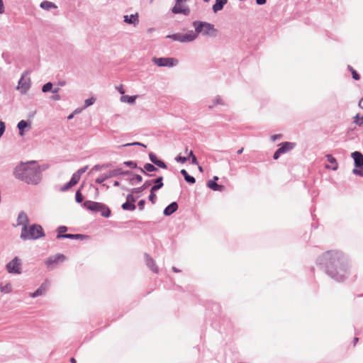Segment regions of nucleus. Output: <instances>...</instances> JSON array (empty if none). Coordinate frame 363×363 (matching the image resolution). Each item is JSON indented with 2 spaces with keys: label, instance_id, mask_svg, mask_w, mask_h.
I'll use <instances>...</instances> for the list:
<instances>
[{
  "label": "nucleus",
  "instance_id": "1",
  "mask_svg": "<svg viewBox=\"0 0 363 363\" xmlns=\"http://www.w3.org/2000/svg\"><path fill=\"white\" fill-rule=\"evenodd\" d=\"M318 262L335 281L343 282L347 279L349 274V259L342 252L327 251L318 257Z\"/></svg>",
  "mask_w": 363,
  "mask_h": 363
},
{
  "label": "nucleus",
  "instance_id": "2",
  "mask_svg": "<svg viewBox=\"0 0 363 363\" xmlns=\"http://www.w3.org/2000/svg\"><path fill=\"white\" fill-rule=\"evenodd\" d=\"M14 177L28 184L37 185L42 179L40 167L35 160L21 162L13 169Z\"/></svg>",
  "mask_w": 363,
  "mask_h": 363
},
{
  "label": "nucleus",
  "instance_id": "3",
  "mask_svg": "<svg viewBox=\"0 0 363 363\" xmlns=\"http://www.w3.org/2000/svg\"><path fill=\"white\" fill-rule=\"evenodd\" d=\"M45 236L42 226L39 224H32L29 228H22L20 238L23 240H38Z\"/></svg>",
  "mask_w": 363,
  "mask_h": 363
},
{
  "label": "nucleus",
  "instance_id": "4",
  "mask_svg": "<svg viewBox=\"0 0 363 363\" xmlns=\"http://www.w3.org/2000/svg\"><path fill=\"white\" fill-rule=\"evenodd\" d=\"M193 26L198 34L201 33L203 35L211 37L216 36L217 30L214 28L213 24L204 21H195L193 22Z\"/></svg>",
  "mask_w": 363,
  "mask_h": 363
},
{
  "label": "nucleus",
  "instance_id": "5",
  "mask_svg": "<svg viewBox=\"0 0 363 363\" xmlns=\"http://www.w3.org/2000/svg\"><path fill=\"white\" fill-rule=\"evenodd\" d=\"M21 261L18 257H15L6 265V269L9 274H20L21 273Z\"/></svg>",
  "mask_w": 363,
  "mask_h": 363
},
{
  "label": "nucleus",
  "instance_id": "6",
  "mask_svg": "<svg viewBox=\"0 0 363 363\" xmlns=\"http://www.w3.org/2000/svg\"><path fill=\"white\" fill-rule=\"evenodd\" d=\"M152 62L158 67H172L177 65L178 60L174 57H153Z\"/></svg>",
  "mask_w": 363,
  "mask_h": 363
},
{
  "label": "nucleus",
  "instance_id": "7",
  "mask_svg": "<svg viewBox=\"0 0 363 363\" xmlns=\"http://www.w3.org/2000/svg\"><path fill=\"white\" fill-rule=\"evenodd\" d=\"M83 206L86 209L97 213L101 210L102 203L87 200L84 202Z\"/></svg>",
  "mask_w": 363,
  "mask_h": 363
},
{
  "label": "nucleus",
  "instance_id": "8",
  "mask_svg": "<svg viewBox=\"0 0 363 363\" xmlns=\"http://www.w3.org/2000/svg\"><path fill=\"white\" fill-rule=\"evenodd\" d=\"M66 259V257L62 254H56L53 256L49 257L45 260V264L48 267H50L51 265L58 264L59 262H62Z\"/></svg>",
  "mask_w": 363,
  "mask_h": 363
},
{
  "label": "nucleus",
  "instance_id": "9",
  "mask_svg": "<svg viewBox=\"0 0 363 363\" xmlns=\"http://www.w3.org/2000/svg\"><path fill=\"white\" fill-rule=\"evenodd\" d=\"M351 157L354 160V169H359L363 167V155L359 151H354L351 154Z\"/></svg>",
  "mask_w": 363,
  "mask_h": 363
},
{
  "label": "nucleus",
  "instance_id": "10",
  "mask_svg": "<svg viewBox=\"0 0 363 363\" xmlns=\"http://www.w3.org/2000/svg\"><path fill=\"white\" fill-rule=\"evenodd\" d=\"M31 126V122L29 121L21 120L17 124V128L18 129V133L21 136L25 135V132L28 130Z\"/></svg>",
  "mask_w": 363,
  "mask_h": 363
},
{
  "label": "nucleus",
  "instance_id": "11",
  "mask_svg": "<svg viewBox=\"0 0 363 363\" xmlns=\"http://www.w3.org/2000/svg\"><path fill=\"white\" fill-rule=\"evenodd\" d=\"M113 177H118L117 169L110 171L108 174L100 175L98 178L96 179L95 182L96 184H103L104 181Z\"/></svg>",
  "mask_w": 363,
  "mask_h": 363
},
{
  "label": "nucleus",
  "instance_id": "12",
  "mask_svg": "<svg viewBox=\"0 0 363 363\" xmlns=\"http://www.w3.org/2000/svg\"><path fill=\"white\" fill-rule=\"evenodd\" d=\"M17 225H22V228L27 227L29 223L28 217L24 211H21L17 218Z\"/></svg>",
  "mask_w": 363,
  "mask_h": 363
},
{
  "label": "nucleus",
  "instance_id": "13",
  "mask_svg": "<svg viewBox=\"0 0 363 363\" xmlns=\"http://www.w3.org/2000/svg\"><path fill=\"white\" fill-rule=\"evenodd\" d=\"M88 236L82 234H71L67 233L65 235H57L56 238L60 239H69V240H84L87 238Z\"/></svg>",
  "mask_w": 363,
  "mask_h": 363
},
{
  "label": "nucleus",
  "instance_id": "14",
  "mask_svg": "<svg viewBox=\"0 0 363 363\" xmlns=\"http://www.w3.org/2000/svg\"><path fill=\"white\" fill-rule=\"evenodd\" d=\"M178 207V203L176 201H173L164 208L163 214L165 216H169L177 211Z\"/></svg>",
  "mask_w": 363,
  "mask_h": 363
},
{
  "label": "nucleus",
  "instance_id": "15",
  "mask_svg": "<svg viewBox=\"0 0 363 363\" xmlns=\"http://www.w3.org/2000/svg\"><path fill=\"white\" fill-rule=\"evenodd\" d=\"M279 146V149L280 150L281 153L284 154L293 150L296 147V143L291 142H283L280 143Z\"/></svg>",
  "mask_w": 363,
  "mask_h": 363
},
{
  "label": "nucleus",
  "instance_id": "16",
  "mask_svg": "<svg viewBox=\"0 0 363 363\" xmlns=\"http://www.w3.org/2000/svg\"><path fill=\"white\" fill-rule=\"evenodd\" d=\"M145 262H146V264L147 266L155 273H158L159 272V269L158 267H157L154 259L150 257L149 256L148 254L145 253Z\"/></svg>",
  "mask_w": 363,
  "mask_h": 363
},
{
  "label": "nucleus",
  "instance_id": "17",
  "mask_svg": "<svg viewBox=\"0 0 363 363\" xmlns=\"http://www.w3.org/2000/svg\"><path fill=\"white\" fill-rule=\"evenodd\" d=\"M138 169L144 174L150 176V177L152 176V174H149L147 173V172H155V171L158 170V169L155 166L154 164H150V163H146L144 165L143 168L139 167Z\"/></svg>",
  "mask_w": 363,
  "mask_h": 363
},
{
  "label": "nucleus",
  "instance_id": "18",
  "mask_svg": "<svg viewBox=\"0 0 363 363\" xmlns=\"http://www.w3.org/2000/svg\"><path fill=\"white\" fill-rule=\"evenodd\" d=\"M198 33L193 30H189L186 33H182L183 43L191 42L198 37Z\"/></svg>",
  "mask_w": 363,
  "mask_h": 363
},
{
  "label": "nucleus",
  "instance_id": "19",
  "mask_svg": "<svg viewBox=\"0 0 363 363\" xmlns=\"http://www.w3.org/2000/svg\"><path fill=\"white\" fill-rule=\"evenodd\" d=\"M17 88L20 89L21 94H26L30 88V82H26L23 79V77H21L18 81V86Z\"/></svg>",
  "mask_w": 363,
  "mask_h": 363
},
{
  "label": "nucleus",
  "instance_id": "20",
  "mask_svg": "<svg viewBox=\"0 0 363 363\" xmlns=\"http://www.w3.org/2000/svg\"><path fill=\"white\" fill-rule=\"evenodd\" d=\"M150 181H153L152 184H154L151 187V190L152 191H156L162 188L164 186L163 177L162 176L158 177L155 179H151Z\"/></svg>",
  "mask_w": 363,
  "mask_h": 363
},
{
  "label": "nucleus",
  "instance_id": "21",
  "mask_svg": "<svg viewBox=\"0 0 363 363\" xmlns=\"http://www.w3.org/2000/svg\"><path fill=\"white\" fill-rule=\"evenodd\" d=\"M48 286L45 283H43L40 286L30 294V297L36 298L39 296H42L48 290Z\"/></svg>",
  "mask_w": 363,
  "mask_h": 363
},
{
  "label": "nucleus",
  "instance_id": "22",
  "mask_svg": "<svg viewBox=\"0 0 363 363\" xmlns=\"http://www.w3.org/2000/svg\"><path fill=\"white\" fill-rule=\"evenodd\" d=\"M79 181L75 177L72 176L71 179L60 188L61 191H66L76 185Z\"/></svg>",
  "mask_w": 363,
  "mask_h": 363
},
{
  "label": "nucleus",
  "instance_id": "23",
  "mask_svg": "<svg viewBox=\"0 0 363 363\" xmlns=\"http://www.w3.org/2000/svg\"><path fill=\"white\" fill-rule=\"evenodd\" d=\"M152 183L153 181L147 180L141 186L132 189L131 192L135 194H140L147 189L151 184H152Z\"/></svg>",
  "mask_w": 363,
  "mask_h": 363
},
{
  "label": "nucleus",
  "instance_id": "24",
  "mask_svg": "<svg viewBox=\"0 0 363 363\" xmlns=\"http://www.w3.org/2000/svg\"><path fill=\"white\" fill-rule=\"evenodd\" d=\"M227 2L228 0H216V3L212 7L213 12L217 13L218 11H221Z\"/></svg>",
  "mask_w": 363,
  "mask_h": 363
},
{
  "label": "nucleus",
  "instance_id": "25",
  "mask_svg": "<svg viewBox=\"0 0 363 363\" xmlns=\"http://www.w3.org/2000/svg\"><path fill=\"white\" fill-rule=\"evenodd\" d=\"M207 186L213 191H221L224 189L223 185L217 184V182H215L214 180L208 181Z\"/></svg>",
  "mask_w": 363,
  "mask_h": 363
},
{
  "label": "nucleus",
  "instance_id": "26",
  "mask_svg": "<svg viewBox=\"0 0 363 363\" xmlns=\"http://www.w3.org/2000/svg\"><path fill=\"white\" fill-rule=\"evenodd\" d=\"M124 22L128 24H135L136 22L138 23V13L125 15L124 16Z\"/></svg>",
  "mask_w": 363,
  "mask_h": 363
},
{
  "label": "nucleus",
  "instance_id": "27",
  "mask_svg": "<svg viewBox=\"0 0 363 363\" xmlns=\"http://www.w3.org/2000/svg\"><path fill=\"white\" fill-rule=\"evenodd\" d=\"M181 174L184 177V180L189 184H194L196 182V179L188 174L186 169H183L180 171Z\"/></svg>",
  "mask_w": 363,
  "mask_h": 363
},
{
  "label": "nucleus",
  "instance_id": "28",
  "mask_svg": "<svg viewBox=\"0 0 363 363\" xmlns=\"http://www.w3.org/2000/svg\"><path fill=\"white\" fill-rule=\"evenodd\" d=\"M40 7L44 10L49 11L51 9H57V6L53 2L49 1H43L40 3Z\"/></svg>",
  "mask_w": 363,
  "mask_h": 363
},
{
  "label": "nucleus",
  "instance_id": "29",
  "mask_svg": "<svg viewBox=\"0 0 363 363\" xmlns=\"http://www.w3.org/2000/svg\"><path fill=\"white\" fill-rule=\"evenodd\" d=\"M52 86H53V84L52 82H48L43 86L42 91L44 93H46L48 91H52L54 94H57L60 91V89L55 88L54 89H52Z\"/></svg>",
  "mask_w": 363,
  "mask_h": 363
},
{
  "label": "nucleus",
  "instance_id": "30",
  "mask_svg": "<svg viewBox=\"0 0 363 363\" xmlns=\"http://www.w3.org/2000/svg\"><path fill=\"white\" fill-rule=\"evenodd\" d=\"M137 96H129V95H123L121 97V101L122 102H125L130 104H133L135 102Z\"/></svg>",
  "mask_w": 363,
  "mask_h": 363
},
{
  "label": "nucleus",
  "instance_id": "31",
  "mask_svg": "<svg viewBox=\"0 0 363 363\" xmlns=\"http://www.w3.org/2000/svg\"><path fill=\"white\" fill-rule=\"evenodd\" d=\"M121 208L124 211H133L135 209L136 206L135 203L129 201H125L121 205Z\"/></svg>",
  "mask_w": 363,
  "mask_h": 363
},
{
  "label": "nucleus",
  "instance_id": "32",
  "mask_svg": "<svg viewBox=\"0 0 363 363\" xmlns=\"http://www.w3.org/2000/svg\"><path fill=\"white\" fill-rule=\"evenodd\" d=\"M99 212H101V216L104 218H109L111 213L110 208L104 203H102L101 210Z\"/></svg>",
  "mask_w": 363,
  "mask_h": 363
},
{
  "label": "nucleus",
  "instance_id": "33",
  "mask_svg": "<svg viewBox=\"0 0 363 363\" xmlns=\"http://www.w3.org/2000/svg\"><path fill=\"white\" fill-rule=\"evenodd\" d=\"M167 38H171L175 41H179L180 43H183L182 33H174L172 35H168L167 36Z\"/></svg>",
  "mask_w": 363,
  "mask_h": 363
},
{
  "label": "nucleus",
  "instance_id": "34",
  "mask_svg": "<svg viewBox=\"0 0 363 363\" xmlns=\"http://www.w3.org/2000/svg\"><path fill=\"white\" fill-rule=\"evenodd\" d=\"M88 169V166H84L79 169H78L76 172H74L72 176L75 177L78 181H79L81 178V175L84 173Z\"/></svg>",
  "mask_w": 363,
  "mask_h": 363
},
{
  "label": "nucleus",
  "instance_id": "35",
  "mask_svg": "<svg viewBox=\"0 0 363 363\" xmlns=\"http://www.w3.org/2000/svg\"><path fill=\"white\" fill-rule=\"evenodd\" d=\"M216 105H223V100L220 96H217L215 99L213 100V102L212 104L208 105V108L212 109L214 108Z\"/></svg>",
  "mask_w": 363,
  "mask_h": 363
},
{
  "label": "nucleus",
  "instance_id": "36",
  "mask_svg": "<svg viewBox=\"0 0 363 363\" xmlns=\"http://www.w3.org/2000/svg\"><path fill=\"white\" fill-rule=\"evenodd\" d=\"M0 291L2 293L8 294L12 291V286L11 284H6L4 286L0 285Z\"/></svg>",
  "mask_w": 363,
  "mask_h": 363
},
{
  "label": "nucleus",
  "instance_id": "37",
  "mask_svg": "<svg viewBox=\"0 0 363 363\" xmlns=\"http://www.w3.org/2000/svg\"><path fill=\"white\" fill-rule=\"evenodd\" d=\"M326 157H327V160L331 163V164H335V167H334L333 168V170H336L337 169V161H336V159L332 155H326Z\"/></svg>",
  "mask_w": 363,
  "mask_h": 363
},
{
  "label": "nucleus",
  "instance_id": "38",
  "mask_svg": "<svg viewBox=\"0 0 363 363\" xmlns=\"http://www.w3.org/2000/svg\"><path fill=\"white\" fill-rule=\"evenodd\" d=\"M84 196L80 191V189L77 190L75 194V201L77 203H80L83 201Z\"/></svg>",
  "mask_w": 363,
  "mask_h": 363
},
{
  "label": "nucleus",
  "instance_id": "39",
  "mask_svg": "<svg viewBox=\"0 0 363 363\" xmlns=\"http://www.w3.org/2000/svg\"><path fill=\"white\" fill-rule=\"evenodd\" d=\"M67 230V227L65 225H60L59 226L56 231L57 232V235H65L66 233H65Z\"/></svg>",
  "mask_w": 363,
  "mask_h": 363
},
{
  "label": "nucleus",
  "instance_id": "40",
  "mask_svg": "<svg viewBox=\"0 0 363 363\" xmlns=\"http://www.w3.org/2000/svg\"><path fill=\"white\" fill-rule=\"evenodd\" d=\"M123 165L133 168V169H138L137 163L134 161H125L123 162Z\"/></svg>",
  "mask_w": 363,
  "mask_h": 363
},
{
  "label": "nucleus",
  "instance_id": "41",
  "mask_svg": "<svg viewBox=\"0 0 363 363\" xmlns=\"http://www.w3.org/2000/svg\"><path fill=\"white\" fill-rule=\"evenodd\" d=\"M188 157V159L190 158L191 160V164H198L197 158L192 150L189 151V157Z\"/></svg>",
  "mask_w": 363,
  "mask_h": 363
},
{
  "label": "nucleus",
  "instance_id": "42",
  "mask_svg": "<svg viewBox=\"0 0 363 363\" xmlns=\"http://www.w3.org/2000/svg\"><path fill=\"white\" fill-rule=\"evenodd\" d=\"M95 101V99L94 97H91L89 99H87L84 101V108H86L90 106H91L92 104H94Z\"/></svg>",
  "mask_w": 363,
  "mask_h": 363
},
{
  "label": "nucleus",
  "instance_id": "43",
  "mask_svg": "<svg viewBox=\"0 0 363 363\" xmlns=\"http://www.w3.org/2000/svg\"><path fill=\"white\" fill-rule=\"evenodd\" d=\"M118 176V175H130L133 172L130 170H123L121 168H117Z\"/></svg>",
  "mask_w": 363,
  "mask_h": 363
},
{
  "label": "nucleus",
  "instance_id": "44",
  "mask_svg": "<svg viewBox=\"0 0 363 363\" xmlns=\"http://www.w3.org/2000/svg\"><path fill=\"white\" fill-rule=\"evenodd\" d=\"M136 180L138 183L143 181V177L140 174H135L132 178L130 179V182L133 184V180Z\"/></svg>",
  "mask_w": 363,
  "mask_h": 363
},
{
  "label": "nucleus",
  "instance_id": "45",
  "mask_svg": "<svg viewBox=\"0 0 363 363\" xmlns=\"http://www.w3.org/2000/svg\"><path fill=\"white\" fill-rule=\"evenodd\" d=\"M149 159L151 161V162L154 164L157 162V161L159 160L157 157V155L154 152H150L149 153Z\"/></svg>",
  "mask_w": 363,
  "mask_h": 363
},
{
  "label": "nucleus",
  "instance_id": "46",
  "mask_svg": "<svg viewBox=\"0 0 363 363\" xmlns=\"http://www.w3.org/2000/svg\"><path fill=\"white\" fill-rule=\"evenodd\" d=\"M128 146H142L143 147H146L145 145H144L140 142H134V143H127V144L122 145L121 147H128Z\"/></svg>",
  "mask_w": 363,
  "mask_h": 363
},
{
  "label": "nucleus",
  "instance_id": "47",
  "mask_svg": "<svg viewBox=\"0 0 363 363\" xmlns=\"http://www.w3.org/2000/svg\"><path fill=\"white\" fill-rule=\"evenodd\" d=\"M155 165H156V166H157V167H160L162 169H167V164L163 160H160V159L157 161V162L155 163Z\"/></svg>",
  "mask_w": 363,
  "mask_h": 363
},
{
  "label": "nucleus",
  "instance_id": "48",
  "mask_svg": "<svg viewBox=\"0 0 363 363\" xmlns=\"http://www.w3.org/2000/svg\"><path fill=\"white\" fill-rule=\"evenodd\" d=\"M175 160L177 162L184 163V162H186L188 160V157H184V156H182V155H177L175 157Z\"/></svg>",
  "mask_w": 363,
  "mask_h": 363
},
{
  "label": "nucleus",
  "instance_id": "49",
  "mask_svg": "<svg viewBox=\"0 0 363 363\" xmlns=\"http://www.w3.org/2000/svg\"><path fill=\"white\" fill-rule=\"evenodd\" d=\"M148 199H149L150 201L152 202V203H155L156 195L155 194V191H152V190L150 189V193L149 194Z\"/></svg>",
  "mask_w": 363,
  "mask_h": 363
},
{
  "label": "nucleus",
  "instance_id": "50",
  "mask_svg": "<svg viewBox=\"0 0 363 363\" xmlns=\"http://www.w3.org/2000/svg\"><path fill=\"white\" fill-rule=\"evenodd\" d=\"M355 120H354V123L361 126L362 125H363V116L359 118V114H357L354 117Z\"/></svg>",
  "mask_w": 363,
  "mask_h": 363
},
{
  "label": "nucleus",
  "instance_id": "51",
  "mask_svg": "<svg viewBox=\"0 0 363 363\" xmlns=\"http://www.w3.org/2000/svg\"><path fill=\"white\" fill-rule=\"evenodd\" d=\"M352 173L355 175H358L363 177V167L359 169H354L352 170Z\"/></svg>",
  "mask_w": 363,
  "mask_h": 363
},
{
  "label": "nucleus",
  "instance_id": "52",
  "mask_svg": "<svg viewBox=\"0 0 363 363\" xmlns=\"http://www.w3.org/2000/svg\"><path fill=\"white\" fill-rule=\"evenodd\" d=\"M133 193L128 194L126 196V201L132 202L135 203L136 198L133 195Z\"/></svg>",
  "mask_w": 363,
  "mask_h": 363
},
{
  "label": "nucleus",
  "instance_id": "53",
  "mask_svg": "<svg viewBox=\"0 0 363 363\" xmlns=\"http://www.w3.org/2000/svg\"><path fill=\"white\" fill-rule=\"evenodd\" d=\"M175 11L177 12H180V13H183L186 16H188L190 13V9L189 7L182 8V10H177L175 9Z\"/></svg>",
  "mask_w": 363,
  "mask_h": 363
},
{
  "label": "nucleus",
  "instance_id": "54",
  "mask_svg": "<svg viewBox=\"0 0 363 363\" xmlns=\"http://www.w3.org/2000/svg\"><path fill=\"white\" fill-rule=\"evenodd\" d=\"M6 129L5 123L0 121V138L4 135Z\"/></svg>",
  "mask_w": 363,
  "mask_h": 363
},
{
  "label": "nucleus",
  "instance_id": "55",
  "mask_svg": "<svg viewBox=\"0 0 363 363\" xmlns=\"http://www.w3.org/2000/svg\"><path fill=\"white\" fill-rule=\"evenodd\" d=\"M182 6L181 5L180 3H179V4H177L176 3L175 6L172 9V13H180V12H177L175 11V9H177V10H182Z\"/></svg>",
  "mask_w": 363,
  "mask_h": 363
},
{
  "label": "nucleus",
  "instance_id": "56",
  "mask_svg": "<svg viewBox=\"0 0 363 363\" xmlns=\"http://www.w3.org/2000/svg\"><path fill=\"white\" fill-rule=\"evenodd\" d=\"M145 200L141 199L138 203V206L140 211H143L145 208Z\"/></svg>",
  "mask_w": 363,
  "mask_h": 363
},
{
  "label": "nucleus",
  "instance_id": "57",
  "mask_svg": "<svg viewBox=\"0 0 363 363\" xmlns=\"http://www.w3.org/2000/svg\"><path fill=\"white\" fill-rule=\"evenodd\" d=\"M282 155L281 152L280 151V150L278 148L274 153L273 155V159L277 160L279 158L280 155Z\"/></svg>",
  "mask_w": 363,
  "mask_h": 363
},
{
  "label": "nucleus",
  "instance_id": "58",
  "mask_svg": "<svg viewBox=\"0 0 363 363\" xmlns=\"http://www.w3.org/2000/svg\"><path fill=\"white\" fill-rule=\"evenodd\" d=\"M352 78L354 80H359L360 79V75L357 73V72L354 69H352Z\"/></svg>",
  "mask_w": 363,
  "mask_h": 363
},
{
  "label": "nucleus",
  "instance_id": "59",
  "mask_svg": "<svg viewBox=\"0 0 363 363\" xmlns=\"http://www.w3.org/2000/svg\"><path fill=\"white\" fill-rule=\"evenodd\" d=\"M282 138V135L281 134H276L271 136V140L274 142L277 140L281 139Z\"/></svg>",
  "mask_w": 363,
  "mask_h": 363
},
{
  "label": "nucleus",
  "instance_id": "60",
  "mask_svg": "<svg viewBox=\"0 0 363 363\" xmlns=\"http://www.w3.org/2000/svg\"><path fill=\"white\" fill-rule=\"evenodd\" d=\"M101 169H103V167H101V164H96L92 168V171H100Z\"/></svg>",
  "mask_w": 363,
  "mask_h": 363
},
{
  "label": "nucleus",
  "instance_id": "61",
  "mask_svg": "<svg viewBox=\"0 0 363 363\" xmlns=\"http://www.w3.org/2000/svg\"><path fill=\"white\" fill-rule=\"evenodd\" d=\"M4 12V2L2 0H0V14L3 13Z\"/></svg>",
  "mask_w": 363,
  "mask_h": 363
},
{
  "label": "nucleus",
  "instance_id": "62",
  "mask_svg": "<svg viewBox=\"0 0 363 363\" xmlns=\"http://www.w3.org/2000/svg\"><path fill=\"white\" fill-rule=\"evenodd\" d=\"M111 166H112V164L110 162L104 163L101 164V167H103V169H106V168L111 167Z\"/></svg>",
  "mask_w": 363,
  "mask_h": 363
},
{
  "label": "nucleus",
  "instance_id": "63",
  "mask_svg": "<svg viewBox=\"0 0 363 363\" xmlns=\"http://www.w3.org/2000/svg\"><path fill=\"white\" fill-rule=\"evenodd\" d=\"M267 1V0H255L256 4L257 5H259V6L264 5L266 3Z\"/></svg>",
  "mask_w": 363,
  "mask_h": 363
},
{
  "label": "nucleus",
  "instance_id": "64",
  "mask_svg": "<svg viewBox=\"0 0 363 363\" xmlns=\"http://www.w3.org/2000/svg\"><path fill=\"white\" fill-rule=\"evenodd\" d=\"M52 100L58 101L60 99V96L59 94H55L52 96Z\"/></svg>",
  "mask_w": 363,
  "mask_h": 363
}]
</instances>
